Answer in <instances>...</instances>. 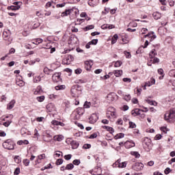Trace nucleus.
I'll return each instance as SVG.
<instances>
[{"instance_id": "1", "label": "nucleus", "mask_w": 175, "mask_h": 175, "mask_svg": "<svg viewBox=\"0 0 175 175\" xmlns=\"http://www.w3.org/2000/svg\"><path fill=\"white\" fill-rule=\"evenodd\" d=\"M81 94V87H80L79 85H73L71 88V95L74 98H76V96H79Z\"/></svg>"}, {"instance_id": "2", "label": "nucleus", "mask_w": 175, "mask_h": 175, "mask_svg": "<svg viewBox=\"0 0 175 175\" xmlns=\"http://www.w3.org/2000/svg\"><path fill=\"white\" fill-rule=\"evenodd\" d=\"M15 146L16 144H14L12 139H7L3 143V147L5 148V150H14Z\"/></svg>"}, {"instance_id": "3", "label": "nucleus", "mask_w": 175, "mask_h": 175, "mask_svg": "<svg viewBox=\"0 0 175 175\" xmlns=\"http://www.w3.org/2000/svg\"><path fill=\"white\" fill-rule=\"evenodd\" d=\"M164 118L165 121H174L175 120V108H173L172 109L170 110L169 112L166 113L165 114Z\"/></svg>"}, {"instance_id": "4", "label": "nucleus", "mask_w": 175, "mask_h": 175, "mask_svg": "<svg viewBox=\"0 0 175 175\" xmlns=\"http://www.w3.org/2000/svg\"><path fill=\"white\" fill-rule=\"evenodd\" d=\"M12 34L10 30L9 29H5L3 32V40L7 42V44H10L12 43V38H10V35Z\"/></svg>"}, {"instance_id": "5", "label": "nucleus", "mask_w": 175, "mask_h": 175, "mask_svg": "<svg viewBox=\"0 0 175 175\" xmlns=\"http://www.w3.org/2000/svg\"><path fill=\"white\" fill-rule=\"evenodd\" d=\"M52 80L54 83H59L62 80L61 79V72H56L52 76Z\"/></svg>"}, {"instance_id": "6", "label": "nucleus", "mask_w": 175, "mask_h": 175, "mask_svg": "<svg viewBox=\"0 0 175 175\" xmlns=\"http://www.w3.org/2000/svg\"><path fill=\"white\" fill-rule=\"evenodd\" d=\"M89 122L90 124H95L98 121V116L96 113H93L92 116L89 118Z\"/></svg>"}, {"instance_id": "7", "label": "nucleus", "mask_w": 175, "mask_h": 175, "mask_svg": "<svg viewBox=\"0 0 175 175\" xmlns=\"http://www.w3.org/2000/svg\"><path fill=\"white\" fill-rule=\"evenodd\" d=\"M92 65H94L92 60L85 61V69H86L87 70H91V68H92Z\"/></svg>"}, {"instance_id": "8", "label": "nucleus", "mask_w": 175, "mask_h": 175, "mask_svg": "<svg viewBox=\"0 0 175 175\" xmlns=\"http://www.w3.org/2000/svg\"><path fill=\"white\" fill-rule=\"evenodd\" d=\"M141 113H144V110L135 109L131 111V114L133 116V117H136V116H140Z\"/></svg>"}, {"instance_id": "9", "label": "nucleus", "mask_w": 175, "mask_h": 175, "mask_svg": "<svg viewBox=\"0 0 175 175\" xmlns=\"http://www.w3.org/2000/svg\"><path fill=\"white\" fill-rule=\"evenodd\" d=\"M135 144L133 141H126L124 142V147L126 148H132V147H135Z\"/></svg>"}, {"instance_id": "10", "label": "nucleus", "mask_w": 175, "mask_h": 175, "mask_svg": "<svg viewBox=\"0 0 175 175\" xmlns=\"http://www.w3.org/2000/svg\"><path fill=\"white\" fill-rule=\"evenodd\" d=\"M88 3L90 6L94 8L99 3V0H89Z\"/></svg>"}, {"instance_id": "11", "label": "nucleus", "mask_w": 175, "mask_h": 175, "mask_svg": "<svg viewBox=\"0 0 175 175\" xmlns=\"http://www.w3.org/2000/svg\"><path fill=\"white\" fill-rule=\"evenodd\" d=\"M116 98H117V94H116V93H111L107 96V99L108 100H110V102L116 100Z\"/></svg>"}, {"instance_id": "12", "label": "nucleus", "mask_w": 175, "mask_h": 175, "mask_svg": "<svg viewBox=\"0 0 175 175\" xmlns=\"http://www.w3.org/2000/svg\"><path fill=\"white\" fill-rule=\"evenodd\" d=\"M73 10V9H68V10H66L64 12H63L62 13V17H65L66 16H69V14H70V13H72V11Z\"/></svg>"}, {"instance_id": "13", "label": "nucleus", "mask_w": 175, "mask_h": 175, "mask_svg": "<svg viewBox=\"0 0 175 175\" xmlns=\"http://www.w3.org/2000/svg\"><path fill=\"white\" fill-rule=\"evenodd\" d=\"M77 113L78 114V118H80L81 116L84 114V108H77L76 109Z\"/></svg>"}, {"instance_id": "14", "label": "nucleus", "mask_w": 175, "mask_h": 175, "mask_svg": "<svg viewBox=\"0 0 175 175\" xmlns=\"http://www.w3.org/2000/svg\"><path fill=\"white\" fill-rule=\"evenodd\" d=\"M14 105H16V100H11V102L7 105V109L8 110H12V109L14 107Z\"/></svg>"}, {"instance_id": "15", "label": "nucleus", "mask_w": 175, "mask_h": 175, "mask_svg": "<svg viewBox=\"0 0 175 175\" xmlns=\"http://www.w3.org/2000/svg\"><path fill=\"white\" fill-rule=\"evenodd\" d=\"M144 144H145L146 147H148V151H150V150H151V148H150V146H151V142L150 141V139H148V138H146V139L144 140Z\"/></svg>"}, {"instance_id": "16", "label": "nucleus", "mask_w": 175, "mask_h": 175, "mask_svg": "<svg viewBox=\"0 0 175 175\" xmlns=\"http://www.w3.org/2000/svg\"><path fill=\"white\" fill-rule=\"evenodd\" d=\"M70 144L73 150H76V148H78L79 146V144L77 142V141H72Z\"/></svg>"}, {"instance_id": "17", "label": "nucleus", "mask_w": 175, "mask_h": 175, "mask_svg": "<svg viewBox=\"0 0 175 175\" xmlns=\"http://www.w3.org/2000/svg\"><path fill=\"white\" fill-rule=\"evenodd\" d=\"M113 74L115 75L116 77H120V76H122V70H116L113 71Z\"/></svg>"}, {"instance_id": "18", "label": "nucleus", "mask_w": 175, "mask_h": 175, "mask_svg": "<svg viewBox=\"0 0 175 175\" xmlns=\"http://www.w3.org/2000/svg\"><path fill=\"white\" fill-rule=\"evenodd\" d=\"M153 18L154 20H159L162 16L161 15V13L156 12L152 14Z\"/></svg>"}, {"instance_id": "19", "label": "nucleus", "mask_w": 175, "mask_h": 175, "mask_svg": "<svg viewBox=\"0 0 175 175\" xmlns=\"http://www.w3.org/2000/svg\"><path fill=\"white\" fill-rule=\"evenodd\" d=\"M43 40L41 38H37L36 40H33L31 43L33 44H36L38 46V44H40V43H42Z\"/></svg>"}, {"instance_id": "20", "label": "nucleus", "mask_w": 175, "mask_h": 175, "mask_svg": "<svg viewBox=\"0 0 175 175\" xmlns=\"http://www.w3.org/2000/svg\"><path fill=\"white\" fill-rule=\"evenodd\" d=\"M65 59L66 61H67L66 64H70V62H72V61H73V56H72V55H68L66 57Z\"/></svg>"}, {"instance_id": "21", "label": "nucleus", "mask_w": 175, "mask_h": 175, "mask_svg": "<svg viewBox=\"0 0 175 175\" xmlns=\"http://www.w3.org/2000/svg\"><path fill=\"white\" fill-rule=\"evenodd\" d=\"M65 88H66V86H65V85H58L55 87L56 91H61L62 90H65Z\"/></svg>"}, {"instance_id": "22", "label": "nucleus", "mask_w": 175, "mask_h": 175, "mask_svg": "<svg viewBox=\"0 0 175 175\" xmlns=\"http://www.w3.org/2000/svg\"><path fill=\"white\" fill-rule=\"evenodd\" d=\"M118 40V34L113 35L112 40H111V44H114L117 43Z\"/></svg>"}, {"instance_id": "23", "label": "nucleus", "mask_w": 175, "mask_h": 175, "mask_svg": "<svg viewBox=\"0 0 175 175\" xmlns=\"http://www.w3.org/2000/svg\"><path fill=\"white\" fill-rule=\"evenodd\" d=\"M75 167L73 163L67 164L66 166V170H72Z\"/></svg>"}, {"instance_id": "24", "label": "nucleus", "mask_w": 175, "mask_h": 175, "mask_svg": "<svg viewBox=\"0 0 175 175\" xmlns=\"http://www.w3.org/2000/svg\"><path fill=\"white\" fill-rule=\"evenodd\" d=\"M8 9L9 10H18V9H20V7L19 6H16V5H11V6H9L8 8Z\"/></svg>"}, {"instance_id": "25", "label": "nucleus", "mask_w": 175, "mask_h": 175, "mask_svg": "<svg viewBox=\"0 0 175 175\" xmlns=\"http://www.w3.org/2000/svg\"><path fill=\"white\" fill-rule=\"evenodd\" d=\"M53 72V70L51 69H49V68L45 67L44 68V73H45V75H50V73H51Z\"/></svg>"}, {"instance_id": "26", "label": "nucleus", "mask_w": 175, "mask_h": 175, "mask_svg": "<svg viewBox=\"0 0 175 175\" xmlns=\"http://www.w3.org/2000/svg\"><path fill=\"white\" fill-rule=\"evenodd\" d=\"M103 128L104 129H107V131H109V132H110V133H111L112 132H114V129L112 127H110L109 126H103Z\"/></svg>"}, {"instance_id": "27", "label": "nucleus", "mask_w": 175, "mask_h": 175, "mask_svg": "<svg viewBox=\"0 0 175 175\" xmlns=\"http://www.w3.org/2000/svg\"><path fill=\"white\" fill-rule=\"evenodd\" d=\"M94 28H95L94 25H90L85 27L84 31H90V29H94Z\"/></svg>"}, {"instance_id": "28", "label": "nucleus", "mask_w": 175, "mask_h": 175, "mask_svg": "<svg viewBox=\"0 0 175 175\" xmlns=\"http://www.w3.org/2000/svg\"><path fill=\"white\" fill-rule=\"evenodd\" d=\"M169 76H170V77H175V69H172L171 70H170V72H168Z\"/></svg>"}, {"instance_id": "29", "label": "nucleus", "mask_w": 175, "mask_h": 175, "mask_svg": "<svg viewBox=\"0 0 175 175\" xmlns=\"http://www.w3.org/2000/svg\"><path fill=\"white\" fill-rule=\"evenodd\" d=\"M125 136V134L120 133L115 136V139H122Z\"/></svg>"}, {"instance_id": "30", "label": "nucleus", "mask_w": 175, "mask_h": 175, "mask_svg": "<svg viewBox=\"0 0 175 175\" xmlns=\"http://www.w3.org/2000/svg\"><path fill=\"white\" fill-rule=\"evenodd\" d=\"M120 162H121V160L118 159L117 161H116L113 164V167H120Z\"/></svg>"}, {"instance_id": "31", "label": "nucleus", "mask_w": 175, "mask_h": 175, "mask_svg": "<svg viewBox=\"0 0 175 175\" xmlns=\"http://www.w3.org/2000/svg\"><path fill=\"white\" fill-rule=\"evenodd\" d=\"M42 80V78L40 77H35L33 81V83H39Z\"/></svg>"}, {"instance_id": "32", "label": "nucleus", "mask_w": 175, "mask_h": 175, "mask_svg": "<svg viewBox=\"0 0 175 175\" xmlns=\"http://www.w3.org/2000/svg\"><path fill=\"white\" fill-rule=\"evenodd\" d=\"M121 65H122V62H121V61H117L115 63L114 66H115V68H120V66H121Z\"/></svg>"}, {"instance_id": "33", "label": "nucleus", "mask_w": 175, "mask_h": 175, "mask_svg": "<svg viewBox=\"0 0 175 175\" xmlns=\"http://www.w3.org/2000/svg\"><path fill=\"white\" fill-rule=\"evenodd\" d=\"M10 124H12V121L11 120H8L6 122H5L3 125L4 126H5L6 128H8V126H9L10 125Z\"/></svg>"}, {"instance_id": "34", "label": "nucleus", "mask_w": 175, "mask_h": 175, "mask_svg": "<svg viewBox=\"0 0 175 175\" xmlns=\"http://www.w3.org/2000/svg\"><path fill=\"white\" fill-rule=\"evenodd\" d=\"M62 163H64V159H58L57 161H56V165H62Z\"/></svg>"}, {"instance_id": "35", "label": "nucleus", "mask_w": 175, "mask_h": 175, "mask_svg": "<svg viewBox=\"0 0 175 175\" xmlns=\"http://www.w3.org/2000/svg\"><path fill=\"white\" fill-rule=\"evenodd\" d=\"M42 91V86H38L36 90L34 92V94L37 95V94H39Z\"/></svg>"}, {"instance_id": "36", "label": "nucleus", "mask_w": 175, "mask_h": 175, "mask_svg": "<svg viewBox=\"0 0 175 175\" xmlns=\"http://www.w3.org/2000/svg\"><path fill=\"white\" fill-rule=\"evenodd\" d=\"M123 97L124 100H126V102H129V100H131V96L129 94L124 95Z\"/></svg>"}, {"instance_id": "37", "label": "nucleus", "mask_w": 175, "mask_h": 175, "mask_svg": "<svg viewBox=\"0 0 175 175\" xmlns=\"http://www.w3.org/2000/svg\"><path fill=\"white\" fill-rule=\"evenodd\" d=\"M72 165H75L77 166H79V164L81 163V161L79 159H75L72 161Z\"/></svg>"}, {"instance_id": "38", "label": "nucleus", "mask_w": 175, "mask_h": 175, "mask_svg": "<svg viewBox=\"0 0 175 175\" xmlns=\"http://www.w3.org/2000/svg\"><path fill=\"white\" fill-rule=\"evenodd\" d=\"M14 5H15V6H18L19 9L21 8V5H23V2L21 1H16L14 3Z\"/></svg>"}, {"instance_id": "39", "label": "nucleus", "mask_w": 175, "mask_h": 175, "mask_svg": "<svg viewBox=\"0 0 175 175\" xmlns=\"http://www.w3.org/2000/svg\"><path fill=\"white\" fill-rule=\"evenodd\" d=\"M16 84L17 85H19V87H23L24 86V81H16Z\"/></svg>"}, {"instance_id": "40", "label": "nucleus", "mask_w": 175, "mask_h": 175, "mask_svg": "<svg viewBox=\"0 0 175 175\" xmlns=\"http://www.w3.org/2000/svg\"><path fill=\"white\" fill-rule=\"evenodd\" d=\"M37 100L38 102H43L44 100V96H41L37 97Z\"/></svg>"}, {"instance_id": "41", "label": "nucleus", "mask_w": 175, "mask_h": 175, "mask_svg": "<svg viewBox=\"0 0 175 175\" xmlns=\"http://www.w3.org/2000/svg\"><path fill=\"white\" fill-rule=\"evenodd\" d=\"M119 167H126V162H120Z\"/></svg>"}, {"instance_id": "42", "label": "nucleus", "mask_w": 175, "mask_h": 175, "mask_svg": "<svg viewBox=\"0 0 175 175\" xmlns=\"http://www.w3.org/2000/svg\"><path fill=\"white\" fill-rule=\"evenodd\" d=\"M72 159V154H66L64 156V159H66V161H70V159Z\"/></svg>"}, {"instance_id": "43", "label": "nucleus", "mask_w": 175, "mask_h": 175, "mask_svg": "<svg viewBox=\"0 0 175 175\" xmlns=\"http://www.w3.org/2000/svg\"><path fill=\"white\" fill-rule=\"evenodd\" d=\"M136 126V124H135L133 122H129V128H131V129H133V128H135Z\"/></svg>"}, {"instance_id": "44", "label": "nucleus", "mask_w": 175, "mask_h": 175, "mask_svg": "<svg viewBox=\"0 0 175 175\" xmlns=\"http://www.w3.org/2000/svg\"><path fill=\"white\" fill-rule=\"evenodd\" d=\"M56 140L57 142H62V140H64V137L62 135H58L56 137Z\"/></svg>"}, {"instance_id": "45", "label": "nucleus", "mask_w": 175, "mask_h": 175, "mask_svg": "<svg viewBox=\"0 0 175 175\" xmlns=\"http://www.w3.org/2000/svg\"><path fill=\"white\" fill-rule=\"evenodd\" d=\"M90 103L85 101L84 105H83V107H85V109H90Z\"/></svg>"}, {"instance_id": "46", "label": "nucleus", "mask_w": 175, "mask_h": 175, "mask_svg": "<svg viewBox=\"0 0 175 175\" xmlns=\"http://www.w3.org/2000/svg\"><path fill=\"white\" fill-rule=\"evenodd\" d=\"M96 137H98V134L94 133L89 137V139H96Z\"/></svg>"}, {"instance_id": "47", "label": "nucleus", "mask_w": 175, "mask_h": 175, "mask_svg": "<svg viewBox=\"0 0 175 175\" xmlns=\"http://www.w3.org/2000/svg\"><path fill=\"white\" fill-rule=\"evenodd\" d=\"M14 175H18L20 174V167H16L14 172Z\"/></svg>"}, {"instance_id": "48", "label": "nucleus", "mask_w": 175, "mask_h": 175, "mask_svg": "<svg viewBox=\"0 0 175 175\" xmlns=\"http://www.w3.org/2000/svg\"><path fill=\"white\" fill-rule=\"evenodd\" d=\"M152 64H159V58L154 57L152 60Z\"/></svg>"}, {"instance_id": "49", "label": "nucleus", "mask_w": 175, "mask_h": 175, "mask_svg": "<svg viewBox=\"0 0 175 175\" xmlns=\"http://www.w3.org/2000/svg\"><path fill=\"white\" fill-rule=\"evenodd\" d=\"M81 72H83V70H81V68H77L75 70L76 75H80Z\"/></svg>"}, {"instance_id": "50", "label": "nucleus", "mask_w": 175, "mask_h": 175, "mask_svg": "<svg viewBox=\"0 0 175 175\" xmlns=\"http://www.w3.org/2000/svg\"><path fill=\"white\" fill-rule=\"evenodd\" d=\"M147 103H148L149 105H150L151 106H155V105H157V103H154L150 100H146Z\"/></svg>"}, {"instance_id": "51", "label": "nucleus", "mask_w": 175, "mask_h": 175, "mask_svg": "<svg viewBox=\"0 0 175 175\" xmlns=\"http://www.w3.org/2000/svg\"><path fill=\"white\" fill-rule=\"evenodd\" d=\"M23 163L25 166H28L29 165V159H24L23 160Z\"/></svg>"}, {"instance_id": "52", "label": "nucleus", "mask_w": 175, "mask_h": 175, "mask_svg": "<svg viewBox=\"0 0 175 175\" xmlns=\"http://www.w3.org/2000/svg\"><path fill=\"white\" fill-rule=\"evenodd\" d=\"M44 158H46V154H42L38 156V159H40V160L44 159Z\"/></svg>"}, {"instance_id": "53", "label": "nucleus", "mask_w": 175, "mask_h": 175, "mask_svg": "<svg viewBox=\"0 0 175 175\" xmlns=\"http://www.w3.org/2000/svg\"><path fill=\"white\" fill-rule=\"evenodd\" d=\"M135 166H139V169L142 170L144 165L142 163H136Z\"/></svg>"}, {"instance_id": "54", "label": "nucleus", "mask_w": 175, "mask_h": 175, "mask_svg": "<svg viewBox=\"0 0 175 175\" xmlns=\"http://www.w3.org/2000/svg\"><path fill=\"white\" fill-rule=\"evenodd\" d=\"M152 35H154V31L148 33V34L145 35L144 38H151Z\"/></svg>"}, {"instance_id": "55", "label": "nucleus", "mask_w": 175, "mask_h": 175, "mask_svg": "<svg viewBox=\"0 0 175 175\" xmlns=\"http://www.w3.org/2000/svg\"><path fill=\"white\" fill-rule=\"evenodd\" d=\"M133 154L135 155V158H140V154H139V152H133Z\"/></svg>"}, {"instance_id": "56", "label": "nucleus", "mask_w": 175, "mask_h": 175, "mask_svg": "<svg viewBox=\"0 0 175 175\" xmlns=\"http://www.w3.org/2000/svg\"><path fill=\"white\" fill-rule=\"evenodd\" d=\"M83 148H85V150L88 149V148H91V144H85L83 145Z\"/></svg>"}, {"instance_id": "57", "label": "nucleus", "mask_w": 175, "mask_h": 175, "mask_svg": "<svg viewBox=\"0 0 175 175\" xmlns=\"http://www.w3.org/2000/svg\"><path fill=\"white\" fill-rule=\"evenodd\" d=\"M123 81H124V83H131V81H132V79H131V78H124Z\"/></svg>"}, {"instance_id": "58", "label": "nucleus", "mask_w": 175, "mask_h": 175, "mask_svg": "<svg viewBox=\"0 0 175 175\" xmlns=\"http://www.w3.org/2000/svg\"><path fill=\"white\" fill-rule=\"evenodd\" d=\"M124 54L126 55V58H131V57H132V55H131V53H129V52L125 51Z\"/></svg>"}, {"instance_id": "59", "label": "nucleus", "mask_w": 175, "mask_h": 175, "mask_svg": "<svg viewBox=\"0 0 175 175\" xmlns=\"http://www.w3.org/2000/svg\"><path fill=\"white\" fill-rule=\"evenodd\" d=\"M170 172H172V170L169 167H167L165 170L164 173H165V174H169V173H170Z\"/></svg>"}, {"instance_id": "60", "label": "nucleus", "mask_w": 175, "mask_h": 175, "mask_svg": "<svg viewBox=\"0 0 175 175\" xmlns=\"http://www.w3.org/2000/svg\"><path fill=\"white\" fill-rule=\"evenodd\" d=\"M52 125H56L58 126L59 124V122L57 121V120H52L51 122Z\"/></svg>"}, {"instance_id": "61", "label": "nucleus", "mask_w": 175, "mask_h": 175, "mask_svg": "<svg viewBox=\"0 0 175 175\" xmlns=\"http://www.w3.org/2000/svg\"><path fill=\"white\" fill-rule=\"evenodd\" d=\"M92 44H98V39L92 40L90 42Z\"/></svg>"}, {"instance_id": "62", "label": "nucleus", "mask_w": 175, "mask_h": 175, "mask_svg": "<svg viewBox=\"0 0 175 175\" xmlns=\"http://www.w3.org/2000/svg\"><path fill=\"white\" fill-rule=\"evenodd\" d=\"M84 21H85V19H81V18H80V19H77V23H78V24H81L82 23H84Z\"/></svg>"}, {"instance_id": "63", "label": "nucleus", "mask_w": 175, "mask_h": 175, "mask_svg": "<svg viewBox=\"0 0 175 175\" xmlns=\"http://www.w3.org/2000/svg\"><path fill=\"white\" fill-rule=\"evenodd\" d=\"M150 54H151L152 55H157L158 53H157V52H155V49H153L150 51Z\"/></svg>"}, {"instance_id": "64", "label": "nucleus", "mask_w": 175, "mask_h": 175, "mask_svg": "<svg viewBox=\"0 0 175 175\" xmlns=\"http://www.w3.org/2000/svg\"><path fill=\"white\" fill-rule=\"evenodd\" d=\"M65 5H66V3H63L62 4H57L56 7L57 8H64V6H65Z\"/></svg>"}]
</instances>
